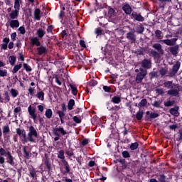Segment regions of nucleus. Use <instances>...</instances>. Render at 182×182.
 <instances>
[{
    "mask_svg": "<svg viewBox=\"0 0 182 182\" xmlns=\"http://www.w3.org/2000/svg\"><path fill=\"white\" fill-rule=\"evenodd\" d=\"M36 173H39V171H36L34 168H33L32 169L29 170V177H31V178H36V180L37 179L36 177H38V176L36 175Z\"/></svg>",
    "mask_w": 182,
    "mask_h": 182,
    "instance_id": "20",
    "label": "nucleus"
},
{
    "mask_svg": "<svg viewBox=\"0 0 182 182\" xmlns=\"http://www.w3.org/2000/svg\"><path fill=\"white\" fill-rule=\"evenodd\" d=\"M141 66L142 69L144 70H148L149 69H151V60L144 58L141 63Z\"/></svg>",
    "mask_w": 182,
    "mask_h": 182,
    "instance_id": "8",
    "label": "nucleus"
},
{
    "mask_svg": "<svg viewBox=\"0 0 182 182\" xmlns=\"http://www.w3.org/2000/svg\"><path fill=\"white\" fill-rule=\"evenodd\" d=\"M130 150H136V149H139V143L134 142L132 143L129 146Z\"/></svg>",
    "mask_w": 182,
    "mask_h": 182,
    "instance_id": "47",
    "label": "nucleus"
},
{
    "mask_svg": "<svg viewBox=\"0 0 182 182\" xmlns=\"http://www.w3.org/2000/svg\"><path fill=\"white\" fill-rule=\"evenodd\" d=\"M64 6H65L66 9H67V12L69 11H75L73 8V6L70 5V2H68L65 4H64Z\"/></svg>",
    "mask_w": 182,
    "mask_h": 182,
    "instance_id": "53",
    "label": "nucleus"
},
{
    "mask_svg": "<svg viewBox=\"0 0 182 182\" xmlns=\"http://www.w3.org/2000/svg\"><path fill=\"white\" fill-rule=\"evenodd\" d=\"M8 153V151H6L5 150V149L4 148H0V155L2 156H6V154Z\"/></svg>",
    "mask_w": 182,
    "mask_h": 182,
    "instance_id": "63",
    "label": "nucleus"
},
{
    "mask_svg": "<svg viewBox=\"0 0 182 182\" xmlns=\"http://www.w3.org/2000/svg\"><path fill=\"white\" fill-rule=\"evenodd\" d=\"M65 170H63L62 168H60V171L62 174L64 176H66V174H68V173H70V166H69V162L68 161H65L64 162H62Z\"/></svg>",
    "mask_w": 182,
    "mask_h": 182,
    "instance_id": "11",
    "label": "nucleus"
},
{
    "mask_svg": "<svg viewBox=\"0 0 182 182\" xmlns=\"http://www.w3.org/2000/svg\"><path fill=\"white\" fill-rule=\"evenodd\" d=\"M21 112H22V108H21V107H17L14 109L16 119L18 117V113Z\"/></svg>",
    "mask_w": 182,
    "mask_h": 182,
    "instance_id": "51",
    "label": "nucleus"
},
{
    "mask_svg": "<svg viewBox=\"0 0 182 182\" xmlns=\"http://www.w3.org/2000/svg\"><path fill=\"white\" fill-rule=\"evenodd\" d=\"M9 16L12 20L18 19V17L19 16V9H15V10L11 11L9 14Z\"/></svg>",
    "mask_w": 182,
    "mask_h": 182,
    "instance_id": "15",
    "label": "nucleus"
},
{
    "mask_svg": "<svg viewBox=\"0 0 182 182\" xmlns=\"http://www.w3.org/2000/svg\"><path fill=\"white\" fill-rule=\"evenodd\" d=\"M28 112L31 119L35 122L38 117V114L36 113V108L35 107H32V105H29L28 107Z\"/></svg>",
    "mask_w": 182,
    "mask_h": 182,
    "instance_id": "9",
    "label": "nucleus"
},
{
    "mask_svg": "<svg viewBox=\"0 0 182 182\" xmlns=\"http://www.w3.org/2000/svg\"><path fill=\"white\" fill-rule=\"evenodd\" d=\"M4 103H8L9 102H11V97H9V92H8V91H6L4 92Z\"/></svg>",
    "mask_w": 182,
    "mask_h": 182,
    "instance_id": "41",
    "label": "nucleus"
},
{
    "mask_svg": "<svg viewBox=\"0 0 182 182\" xmlns=\"http://www.w3.org/2000/svg\"><path fill=\"white\" fill-rule=\"evenodd\" d=\"M69 86L72 90V95H73V96H76L77 95V87H75L72 84H69Z\"/></svg>",
    "mask_w": 182,
    "mask_h": 182,
    "instance_id": "40",
    "label": "nucleus"
},
{
    "mask_svg": "<svg viewBox=\"0 0 182 182\" xmlns=\"http://www.w3.org/2000/svg\"><path fill=\"white\" fill-rule=\"evenodd\" d=\"M143 114H144V112H143V110H139L136 114H135V117L136 119V120H141V119H143Z\"/></svg>",
    "mask_w": 182,
    "mask_h": 182,
    "instance_id": "29",
    "label": "nucleus"
},
{
    "mask_svg": "<svg viewBox=\"0 0 182 182\" xmlns=\"http://www.w3.org/2000/svg\"><path fill=\"white\" fill-rule=\"evenodd\" d=\"M155 36L157 39H163V32L160 30H156L155 31Z\"/></svg>",
    "mask_w": 182,
    "mask_h": 182,
    "instance_id": "43",
    "label": "nucleus"
},
{
    "mask_svg": "<svg viewBox=\"0 0 182 182\" xmlns=\"http://www.w3.org/2000/svg\"><path fill=\"white\" fill-rule=\"evenodd\" d=\"M122 156L124 159H129L130 157V153H129V151H122Z\"/></svg>",
    "mask_w": 182,
    "mask_h": 182,
    "instance_id": "55",
    "label": "nucleus"
},
{
    "mask_svg": "<svg viewBox=\"0 0 182 182\" xmlns=\"http://www.w3.org/2000/svg\"><path fill=\"white\" fill-rule=\"evenodd\" d=\"M8 75V70H0V76L1 77H5Z\"/></svg>",
    "mask_w": 182,
    "mask_h": 182,
    "instance_id": "56",
    "label": "nucleus"
},
{
    "mask_svg": "<svg viewBox=\"0 0 182 182\" xmlns=\"http://www.w3.org/2000/svg\"><path fill=\"white\" fill-rule=\"evenodd\" d=\"M178 106H175L173 108H171L169 110V112L171 114H172V116H177V114H178Z\"/></svg>",
    "mask_w": 182,
    "mask_h": 182,
    "instance_id": "26",
    "label": "nucleus"
},
{
    "mask_svg": "<svg viewBox=\"0 0 182 182\" xmlns=\"http://www.w3.org/2000/svg\"><path fill=\"white\" fill-rule=\"evenodd\" d=\"M37 52L39 56H42V55H46L48 53V48L46 46H40V47L37 48Z\"/></svg>",
    "mask_w": 182,
    "mask_h": 182,
    "instance_id": "14",
    "label": "nucleus"
},
{
    "mask_svg": "<svg viewBox=\"0 0 182 182\" xmlns=\"http://www.w3.org/2000/svg\"><path fill=\"white\" fill-rule=\"evenodd\" d=\"M140 72L136 75L135 82L136 83H141L143 79L147 76V70L143 69V68H139Z\"/></svg>",
    "mask_w": 182,
    "mask_h": 182,
    "instance_id": "6",
    "label": "nucleus"
},
{
    "mask_svg": "<svg viewBox=\"0 0 182 182\" xmlns=\"http://www.w3.org/2000/svg\"><path fill=\"white\" fill-rule=\"evenodd\" d=\"M159 73L162 77L166 76V75L167 74V69L161 68L159 70Z\"/></svg>",
    "mask_w": 182,
    "mask_h": 182,
    "instance_id": "54",
    "label": "nucleus"
},
{
    "mask_svg": "<svg viewBox=\"0 0 182 182\" xmlns=\"http://www.w3.org/2000/svg\"><path fill=\"white\" fill-rule=\"evenodd\" d=\"M107 109L109 112H112L113 114H116L117 112L122 109V107H120V105H115L114 107H107Z\"/></svg>",
    "mask_w": 182,
    "mask_h": 182,
    "instance_id": "18",
    "label": "nucleus"
},
{
    "mask_svg": "<svg viewBox=\"0 0 182 182\" xmlns=\"http://www.w3.org/2000/svg\"><path fill=\"white\" fill-rule=\"evenodd\" d=\"M16 63V56L11 55L9 57V63H10V65H11V66H14Z\"/></svg>",
    "mask_w": 182,
    "mask_h": 182,
    "instance_id": "36",
    "label": "nucleus"
},
{
    "mask_svg": "<svg viewBox=\"0 0 182 182\" xmlns=\"http://www.w3.org/2000/svg\"><path fill=\"white\" fill-rule=\"evenodd\" d=\"M161 42H163V43H165V45H167L168 46H171L172 45L170 39L161 40Z\"/></svg>",
    "mask_w": 182,
    "mask_h": 182,
    "instance_id": "59",
    "label": "nucleus"
},
{
    "mask_svg": "<svg viewBox=\"0 0 182 182\" xmlns=\"http://www.w3.org/2000/svg\"><path fill=\"white\" fill-rule=\"evenodd\" d=\"M131 19H134V21H137L138 22H144V17L136 11H132L131 14Z\"/></svg>",
    "mask_w": 182,
    "mask_h": 182,
    "instance_id": "10",
    "label": "nucleus"
},
{
    "mask_svg": "<svg viewBox=\"0 0 182 182\" xmlns=\"http://www.w3.org/2000/svg\"><path fill=\"white\" fill-rule=\"evenodd\" d=\"M137 33H143L144 32V27L142 25H139L136 28Z\"/></svg>",
    "mask_w": 182,
    "mask_h": 182,
    "instance_id": "46",
    "label": "nucleus"
},
{
    "mask_svg": "<svg viewBox=\"0 0 182 182\" xmlns=\"http://www.w3.org/2000/svg\"><path fill=\"white\" fill-rule=\"evenodd\" d=\"M174 103H176L175 100H172V101H167L166 102H164V106L165 107H171V106H173L174 105Z\"/></svg>",
    "mask_w": 182,
    "mask_h": 182,
    "instance_id": "48",
    "label": "nucleus"
},
{
    "mask_svg": "<svg viewBox=\"0 0 182 182\" xmlns=\"http://www.w3.org/2000/svg\"><path fill=\"white\" fill-rule=\"evenodd\" d=\"M126 38L130 43H136V35L134 34V32H128L126 35Z\"/></svg>",
    "mask_w": 182,
    "mask_h": 182,
    "instance_id": "12",
    "label": "nucleus"
},
{
    "mask_svg": "<svg viewBox=\"0 0 182 182\" xmlns=\"http://www.w3.org/2000/svg\"><path fill=\"white\" fill-rule=\"evenodd\" d=\"M73 119L75 122V123H77V124L82 123V119L77 117V116H74Z\"/></svg>",
    "mask_w": 182,
    "mask_h": 182,
    "instance_id": "57",
    "label": "nucleus"
},
{
    "mask_svg": "<svg viewBox=\"0 0 182 182\" xmlns=\"http://www.w3.org/2000/svg\"><path fill=\"white\" fill-rule=\"evenodd\" d=\"M73 106H75V100L70 99L68 102V110H73Z\"/></svg>",
    "mask_w": 182,
    "mask_h": 182,
    "instance_id": "30",
    "label": "nucleus"
},
{
    "mask_svg": "<svg viewBox=\"0 0 182 182\" xmlns=\"http://www.w3.org/2000/svg\"><path fill=\"white\" fill-rule=\"evenodd\" d=\"M159 182H166V176L164 174H161L159 178Z\"/></svg>",
    "mask_w": 182,
    "mask_h": 182,
    "instance_id": "64",
    "label": "nucleus"
},
{
    "mask_svg": "<svg viewBox=\"0 0 182 182\" xmlns=\"http://www.w3.org/2000/svg\"><path fill=\"white\" fill-rule=\"evenodd\" d=\"M57 157L58 159H60L62 163H63L64 161H66V159L65 158V151H63V149L58 151V154Z\"/></svg>",
    "mask_w": 182,
    "mask_h": 182,
    "instance_id": "21",
    "label": "nucleus"
},
{
    "mask_svg": "<svg viewBox=\"0 0 182 182\" xmlns=\"http://www.w3.org/2000/svg\"><path fill=\"white\" fill-rule=\"evenodd\" d=\"M178 45L170 47L169 51L171 52V55H173V56H177L178 54Z\"/></svg>",
    "mask_w": 182,
    "mask_h": 182,
    "instance_id": "17",
    "label": "nucleus"
},
{
    "mask_svg": "<svg viewBox=\"0 0 182 182\" xmlns=\"http://www.w3.org/2000/svg\"><path fill=\"white\" fill-rule=\"evenodd\" d=\"M57 114H58L60 119L61 124H63V123H65V121L63 120V117H65V114L60 111H57Z\"/></svg>",
    "mask_w": 182,
    "mask_h": 182,
    "instance_id": "44",
    "label": "nucleus"
},
{
    "mask_svg": "<svg viewBox=\"0 0 182 182\" xmlns=\"http://www.w3.org/2000/svg\"><path fill=\"white\" fill-rule=\"evenodd\" d=\"M6 157H7L6 163L10 164V166H15V161H14V158L9 151H7Z\"/></svg>",
    "mask_w": 182,
    "mask_h": 182,
    "instance_id": "13",
    "label": "nucleus"
},
{
    "mask_svg": "<svg viewBox=\"0 0 182 182\" xmlns=\"http://www.w3.org/2000/svg\"><path fill=\"white\" fill-rule=\"evenodd\" d=\"M10 93H11L12 97L15 98L19 95V91H18L16 89L11 88L10 90Z\"/></svg>",
    "mask_w": 182,
    "mask_h": 182,
    "instance_id": "35",
    "label": "nucleus"
},
{
    "mask_svg": "<svg viewBox=\"0 0 182 182\" xmlns=\"http://www.w3.org/2000/svg\"><path fill=\"white\" fill-rule=\"evenodd\" d=\"M45 31H43V28H38L37 30V33L36 35L38 36V38H40L41 39H42V38H43V36H45Z\"/></svg>",
    "mask_w": 182,
    "mask_h": 182,
    "instance_id": "31",
    "label": "nucleus"
},
{
    "mask_svg": "<svg viewBox=\"0 0 182 182\" xmlns=\"http://www.w3.org/2000/svg\"><path fill=\"white\" fill-rule=\"evenodd\" d=\"M173 85V88L172 86ZM164 87H166L168 90L166 93L168 96L172 97H179L180 92H182V86L180 84H173V81H166L164 83Z\"/></svg>",
    "mask_w": 182,
    "mask_h": 182,
    "instance_id": "1",
    "label": "nucleus"
},
{
    "mask_svg": "<svg viewBox=\"0 0 182 182\" xmlns=\"http://www.w3.org/2000/svg\"><path fill=\"white\" fill-rule=\"evenodd\" d=\"M21 137H23V141L25 143L28 141V139L26 138V131L24 130V132H22Z\"/></svg>",
    "mask_w": 182,
    "mask_h": 182,
    "instance_id": "60",
    "label": "nucleus"
},
{
    "mask_svg": "<svg viewBox=\"0 0 182 182\" xmlns=\"http://www.w3.org/2000/svg\"><path fill=\"white\" fill-rule=\"evenodd\" d=\"M53 133L54 136H55V137L54 138V141H58L60 139V137H62V136H65V134H68V132L63 127H55L53 129Z\"/></svg>",
    "mask_w": 182,
    "mask_h": 182,
    "instance_id": "3",
    "label": "nucleus"
},
{
    "mask_svg": "<svg viewBox=\"0 0 182 182\" xmlns=\"http://www.w3.org/2000/svg\"><path fill=\"white\" fill-rule=\"evenodd\" d=\"M181 65V63H180V61H176V63L173 65L172 70L169 73V75L171 77L176 76V74L180 70Z\"/></svg>",
    "mask_w": 182,
    "mask_h": 182,
    "instance_id": "7",
    "label": "nucleus"
},
{
    "mask_svg": "<svg viewBox=\"0 0 182 182\" xmlns=\"http://www.w3.org/2000/svg\"><path fill=\"white\" fill-rule=\"evenodd\" d=\"M45 116L47 119H51L53 116V112L50 109H47L45 113Z\"/></svg>",
    "mask_w": 182,
    "mask_h": 182,
    "instance_id": "32",
    "label": "nucleus"
},
{
    "mask_svg": "<svg viewBox=\"0 0 182 182\" xmlns=\"http://www.w3.org/2000/svg\"><path fill=\"white\" fill-rule=\"evenodd\" d=\"M111 102L114 105H119V103L122 102V97L119 95H115L112 97V98L111 99Z\"/></svg>",
    "mask_w": 182,
    "mask_h": 182,
    "instance_id": "19",
    "label": "nucleus"
},
{
    "mask_svg": "<svg viewBox=\"0 0 182 182\" xmlns=\"http://www.w3.org/2000/svg\"><path fill=\"white\" fill-rule=\"evenodd\" d=\"M147 105V100L142 99L141 102L138 104L139 107H144Z\"/></svg>",
    "mask_w": 182,
    "mask_h": 182,
    "instance_id": "49",
    "label": "nucleus"
},
{
    "mask_svg": "<svg viewBox=\"0 0 182 182\" xmlns=\"http://www.w3.org/2000/svg\"><path fill=\"white\" fill-rule=\"evenodd\" d=\"M114 12H116V11H114V9L109 8L108 10V15H109V16H113V15H114Z\"/></svg>",
    "mask_w": 182,
    "mask_h": 182,
    "instance_id": "61",
    "label": "nucleus"
},
{
    "mask_svg": "<svg viewBox=\"0 0 182 182\" xmlns=\"http://www.w3.org/2000/svg\"><path fill=\"white\" fill-rule=\"evenodd\" d=\"M22 68V63H19L18 65H14L12 73H18V71Z\"/></svg>",
    "mask_w": 182,
    "mask_h": 182,
    "instance_id": "38",
    "label": "nucleus"
},
{
    "mask_svg": "<svg viewBox=\"0 0 182 182\" xmlns=\"http://www.w3.org/2000/svg\"><path fill=\"white\" fill-rule=\"evenodd\" d=\"M103 90L104 92H105L106 93H110V91L112 90V87H109L107 85H104L103 86Z\"/></svg>",
    "mask_w": 182,
    "mask_h": 182,
    "instance_id": "58",
    "label": "nucleus"
},
{
    "mask_svg": "<svg viewBox=\"0 0 182 182\" xmlns=\"http://www.w3.org/2000/svg\"><path fill=\"white\" fill-rule=\"evenodd\" d=\"M31 43L33 46H41V41H39V38L37 37L31 38Z\"/></svg>",
    "mask_w": 182,
    "mask_h": 182,
    "instance_id": "23",
    "label": "nucleus"
},
{
    "mask_svg": "<svg viewBox=\"0 0 182 182\" xmlns=\"http://www.w3.org/2000/svg\"><path fill=\"white\" fill-rule=\"evenodd\" d=\"M42 164L46 167L47 171H52V160L49 158V155L48 154H44V157L42 159Z\"/></svg>",
    "mask_w": 182,
    "mask_h": 182,
    "instance_id": "5",
    "label": "nucleus"
},
{
    "mask_svg": "<svg viewBox=\"0 0 182 182\" xmlns=\"http://www.w3.org/2000/svg\"><path fill=\"white\" fill-rule=\"evenodd\" d=\"M169 130H174L176 132V129H178V126L177 124H172L168 126Z\"/></svg>",
    "mask_w": 182,
    "mask_h": 182,
    "instance_id": "62",
    "label": "nucleus"
},
{
    "mask_svg": "<svg viewBox=\"0 0 182 182\" xmlns=\"http://www.w3.org/2000/svg\"><path fill=\"white\" fill-rule=\"evenodd\" d=\"M29 132L27 134V139L31 143H35V137L36 139H38V131L33 126H31L28 127Z\"/></svg>",
    "mask_w": 182,
    "mask_h": 182,
    "instance_id": "4",
    "label": "nucleus"
},
{
    "mask_svg": "<svg viewBox=\"0 0 182 182\" xmlns=\"http://www.w3.org/2000/svg\"><path fill=\"white\" fill-rule=\"evenodd\" d=\"M134 53H135V55H136V56H144V49H143V48H138L134 52Z\"/></svg>",
    "mask_w": 182,
    "mask_h": 182,
    "instance_id": "33",
    "label": "nucleus"
},
{
    "mask_svg": "<svg viewBox=\"0 0 182 182\" xmlns=\"http://www.w3.org/2000/svg\"><path fill=\"white\" fill-rule=\"evenodd\" d=\"M23 67L26 72H32V68L29 65L23 63Z\"/></svg>",
    "mask_w": 182,
    "mask_h": 182,
    "instance_id": "52",
    "label": "nucleus"
},
{
    "mask_svg": "<svg viewBox=\"0 0 182 182\" xmlns=\"http://www.w3.org/2000/svg\"><path fill=\"white\" fill-rule=\"evenodd\" d=\"M122 11H124L126 15H132V6L129 4H125L122 6Z\"/></svg>",
    "mask_w": 182,
    "mask_h": 182,
    "instance_id": "16",
    "label": "nucleus"
},
{
    "mask_svg": "<svg viewBox=\"0 0 182 182\" xmlns=\"http://www.w3.org/2000/svg\"><path fill=\"white\" fill-rule=\"evenodd\" d=\"M21 4L22 0H14V9H21Z\"/></svg>",
    "mask_w": 182,
    "mask_h": 182,
    "instance_id": "37",
    "label": "nucleus"
},
{
    "mask_svg": "<svg viewBox=\"0 0 182 182\" xmlns=\"http://www.w3.org/2000/svg\"><path fill=\"white\" fill-rule=\"evenodd\" d=\"M95 35H97V36H100L101 35H105V31H103V29H102V28L98 27L97 28H95Z\"/></svg>",
    "mask_w": 182,
    "mask_h": 182,
    "instance_id": "34",
    "label": "nucleus"
},
{
    "mask_svg": "<svg viewBox=\"0 0 182 182\" xmlns=\"http://www.w3.org/2000/svg\"><path fill=\"white\" fill-rule=\"evenodd\" d=\"M55 29V26L48 24V28H47V33H51V35H53V30Z\"/></svg>",
    "mask_w": 182,
    "mask_h": 182,
    "instance_id": "39",
    "label": "nucleus"
},
{
    "mask_svg": "<svg viewBox=\"0 0 182 182\" xmlns=\"http://www.w3.org/2000/svg\"><path fill=\"white\" fill-rule=\"evenodd\" d=\"M97 85V82L96 80H91L87 82L88 87H95V86Z\"/></svg>",
    "mask_w": 182,
    "mask_h": 182,
    "instance_id": "42",
    "label": "nucleus"
},
{
    "mask_svg": "<svg viewBox=\"0 0 182 182\" xmlns=\"http://www.w3.org/2000/svg\"><path fill=\"white\" fill-rule=\"evenodd\" d=\"M9 25L12 28V29H14V28H19V21L11 20L9 21Z\"/></svg>",
    "mask_w": 182,
    "mask_h": 182,
    "instance_id": "22",
    "label": "nucleus"
},
{
    "mask_svg": "<svg viewBox=\"0 0 182 182\" xmlns=\"http://www.w3.org/2000/svg\"><path fill=\"white\" fill-rule=\"evenodd\" d=\"M36 96L37 99L41 100V102H43V100H45V92H43V91H40L37 92Z\"/></svg>",
    "mask_w": 182,
    "mask_h": 182,
    "instance_id": "28",
    "label": "nucleus"
},
{
    "mask_svg": "<svg viewBox=\"0 0 182 182\" xmlns=\"http://www.w3.org/2000/svg\"><path fill=\"white\" fill-rule=\"evenodd\" d=\"M23 157L25 159H27V160H28L29 159H31V157H32V154H31V152L26 150V146H24L23 148Z\"/></svg>",
    "mask_w": 182,
    "mask_h": 182,
    "instance_id": "25",
    "label": "nucleus"
},
{
    "mask_svg": "<svg viewBox=\"0 0 182 182\" xmlns=\"http://www.w3.org/2000/svg\"><path fill=\"white\" fill-rule=\"evenodd\" d=\"M155 92H156V95H158L159 96H160V95L163 96L165 93L163 88H157L155 90Z\"/></svg>",
    "mask_w": 182,
    "mask_h": 182,
    "instance_id": "50",
    "label": "nucleus"
},
{
    "mask_svg": "<svg viewBox=\"0 0 182 182\" xmlns=\"http://www.w3.org/2000/svg\"><path fill=\"white\" fill-rule=\"evenodd\" d=\"M34 19L39 21L41 19V9H36L34 11Z\"/></svg>",
    "mask_w": 182,
    "mask_h": 182,
    "instance_id": "27",
    "label": "nucleus"
},
{
    "mask_svg": "<svg viewBox=\"0 0 182 182\" xmlns=\"http://www.w3.org/2000/svg\"><path fill=\"white\" fill-rule=\"evenodd\" d=\"M11 132V129H9V125H6L3 127V134L4 136H6V134H8V133H9Z\"/></svg>",
    "mask_w": 182,
    "mask_h": 182,
    "instance_id": "45",
    "label": "nucleus"
},
{
    "mask_svg": "<svg viewBox=\"0 0 182 182\" xmlns=\"http://www.w3.org/2000/svg\"><path fill=\"white\" fill-rule=\"evenodd\" d=\"M152 48L153 49L151 50L150 55L154 59H160L161 55H164V50H163V46H161V44L158 43H154Z\"/></svg>",
    "mask_w": 182,
    "mask_h": 182,
    "instance_id": "2",
    "label": "nucleus"
},
{
    "mask_svg": "<svg viewBox=\"0 0 182 182\" xmlns=\"http://www.w3.org/2000/svg\"><path fill=\"white\" fill-rule=\"evenodd\" d=\"M159 114L156 113V112H151V114H149V116H146L145 117V120L146 122H149V120H150V119H157V117H159Z\"/></svg>",
    "mask_w": 182,
    "mask_h": 182,
    "instance_id": "24",
    "label": "nucleus"
}]
</instances>
